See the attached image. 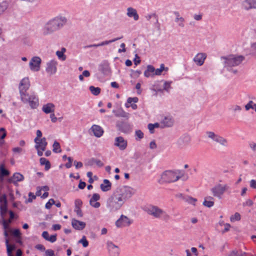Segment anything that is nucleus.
Listing matches in <instances>:
<instances>
[{"instance_id": "69168bd1", "label": "nucleus", "mask_w": 256, "mask_h": 256, "mask_svg": "<svg viewBox=\"0 0 256 256\" xmlns=\"http://www.w3.org/2000/svg\"><path fill=\"white\" fill-rule=\"evenodd\" d=\"M2 226H3V228H4V230H6V229L8 228V224L7 220H4V218H3V220H2Z\"/></svg>"}, {"instance_id": "b1692460", "label": "nucleus", "mask_w": 256, "mask_h": 256, "mask_svg": "<svg viewBox=\"0 0 256 256\" xmlns=\"http://www.w3.org/2000/svg\"><path fill=\"white\" fill-rule=\"evenodd\" d=\"M126 14L129 18H133L134 20H138L139 16L136 10L132 7H129L127 8Z\"/></svg>"}, {"instance_id": "393cba45", "label": "nucleus", "mask_w": 256, "mask_h": 256, "mask_svg": "<svg viewBox=\"0 0 256 256\" xmlns=\"http://www.w3.org/2000/svg\"><path fill=\"white\" fill-rule=\"evenodd\" d=\"M215 142L220 144V149H225L228 146V140L221 136H219Z\"/></svg>"}, {"instance_id": "e433bc0d", "label": "nucleus", "mask_w": 256, "mask_h": 256, "mask_svg": "<svg viewBox=\"0 0 256 256\" xmlns=\"http://www.w3.org/2000/svg\"><path fill=\"white\" fill-rule=\"evenodd\" d=\"M94 164L100 167H102L104 166V164L99 160L92 158L89 161V164L90 165H92Z\"/></svg>"}, {"instance_id": "f3484780", "label": "nucleus", "mask_w": 256, "mask_h": 256, "mask_svg": "<svg viewBox=\"0 0 256 256\" xmlns=\"http://www.w3.org/2000/svg\"><path fill=\"white\" fill-rule=\"evenodd\" d=\"M72 226L76 230H81L84 228L86 226V222L78 220L75 218L72 219Z\"/></svg>"}, {"instance_id": "774afa93", "label": "nucleus", "mask_w": 256, "mask_h": 256, "mask_svg": "<svg viewBox=\"0 0 256 256\" xmlns=\"http://www.w3.org/2000/svg\"><path fill=\"white\" fill-rule=\"evenodd\" d=\"M250 186L252 188H256V180H252L250 181Z\"/></svg>"}, {"instance_id": "f704fd0d", "label": "nucleus", "mask_w": 256, "mask_h": 256, "mask_svg": "<svg viewBox=\"0 0 256 256\" xmlns=\"http://www.w3.org/2000/svg\"><path fill=\"white\" fill-rule=\"evenodd\" d=\"M90 90L94 96H98L100 92V88L98 87H94V86H90L89 88Z\"/></svg>"}, {"instance_id": "6ab92c4d", "label": "nucleus", "mask_w": 256, "mask_h": 256, "mask_svg": "<svg viewBox=\"0 0 256 256\" xmlns=\"http://www.w3.org/2000/svg\"><path fill=\"white\" fill-rule=\"evenodd\" d=\"M24 177L22 174L18 172L14 173L12 176L8 179V182L16 184L18 182L23 180Z\"/></svg>"}, {"instance_id": "a878e982", "label": "nucleus", "mask_w": 256, "mask_h": 256, "mask_svg": "<svg viewBox=\"0 0 256 256\" xmlns=\"http://www.w3.org/2000/svg\"><path fill=\"white\" fill-rule=\"evenodd\" d=\"M103 182L104 183L100 185V188L104 192L110 190L112 188L111 182L106 179L104 180Z\"/></svg>"}, {"instance_id": "dca6fc26", "label": "nucleus", "mask_w": 256, "mask_h": 256, "mask_svg": "<svg viewBox=\"0 0 256 256\" xmlns=\"http://www.w3.org/2000/svg\"><path fill=\"white\" fill-rule=\"evenodd\" d=\"M46 72L50 75L54 74L56 72L57 62L55 60H51L47 63Z\"/></svg>"}, {"instance_id": "4be33fe9", "label": "nucleus", "mask_w": 256, "mask_h": 256, "mask_svg": "<svg viewBox=\"0 0 256 256\" xmlns=\"http://www.w3.org/2000/svg\"><path fill=\"white\" fill-rule=\"evenodd\" d=\"M55 106L52 103H48L42 106V111L46 114L54 112Z\"/></svg>"}, {"instance_id": "bf43d9fd", "label": "nucleus", "mask_w": 256, "mask_h": 256, "mask_svg": "<svg viewBox=\"0 0 256 256\" xmlns=\"http://www.w3.org/2000/svg\"><path fill=\"white\" fill-rule=\"evenodd\" d=\"M134 64L135 65H138L140 64V60L138 54H135V58L134 60Z\"/></svg>"}, {"instance_id": "09e8293b", "label": "nucleus", "mask_w": 256, "mask_h": 256, "mask_svg": "<svg viewBox=\"0 0 256 256\" xmlns=\"http://www.w3.org/2000/svg\"><path fill=\"white\" fill-rule=\"evenodd\" d=\"M254 104H255L253 101L250 100L248 102L245 106V108L246 110H248L250 108L254 109Z\"/></svg>"}, {"instance_id": "49530a36", "label": "nucleus", "mask_w": 256, "mask_h": 256, "mask_svg": "<svg viewBox=\"0 0 256 256\" xmlns=\"http://www.w3.org/2000/svg\"><path fill=\"white\" fill-rule=\"evenodd\" d=\"M184 18L182 17L176 18L175 20L176 22H179L178 25L181 28L184 27Z\"/></svg>"}, {"instance_id": "cd10ccee", "label": "nucleus", "mask_w": 256, "mask_h": 256, "mask_svg": "<svg viewBox=\"0 0 256 256\" xmlns=\"http://www.w3.org/2000/svg\"><path fill=\"white\" fill-rule=\"evenodd\" d=\"M113 112L115 113V116L116 117H122V118H124L126 119H128L130 116L129 113L124 112L122 110H120L116 112L113 110Z\"/></svg>"}, {"instance_id": "72a5a7b5", "label": "nucleus", "mask_w": 256, "mask_h": 256, "mask_svg": "<svg viewBox=\"0 0 256 256\" xmlns=\"http://www.w3.org/2000/svg\"><path fill=\"white\" fill-rule=\"evenodd\" d=\"M206 136L210 139L212 140L214 142H216V140L218 137V135L216 134L214 132H206Z\"/></svg>"}, {"instance_id": "ea45409f", "label": "nucleus", "mask_w": 256, "mask_h": 256, "mask_svg": "<svg viewBox=\"0 0 256 256\" xmlns=\"http://www.w3.org/2000/svg\"><path fill=\"white\" fill-rule=\"evenodd\" d=\"M8 7V4L6 2L0 3V15L7 9Z\"/></svg>"}, {"instance_id": "c756f323", "label": "nucleus", "mask_w": 256, "mask_h": 256, "mask_svg": "<svg viewBox=\"0 0 256 256\" xmlns=\"http://www.w3.org/2000/svg\"><path fill=\"white\" fill-rule=\"evenodd\" d=\"M10 172L4 168L3 165L0 166V181L2 182L3 180V178L4 176H7L9 175Z\"/></svg>"}, {"instance_id": "e2e57ef3", "label": "nucleus", "mask_w": 256, "mask_h": 256, "mask_svg": "<svg viewBox=\"0 0 256 256\" xmlns=\"http://www.w3.org/2000/svg\"><path fill=\"white\" fill-rule=\"evenodd\" d=\"M35 248L38 250H41V251H44L45 250V248L44 246L40 244H36L35 246Z\"/></svg>"}, {"instance_id": "58836bf2", "label": "nucleus", "mask_w": 256, "mask_h": 256, "mask_svg": "<svg viewBox=\"0 0 256 256\" xmlns=\"http://www.w3.org/2000/svg\"><path fill=\"white\" fill-rule=\"evenodd\" d=\"M7 212V204H2L0 206V214L1 216L4 218V216Z\"/></svg>"}, {"instance_id": "052dcab7", "label": "nucleus", "mask_w": 256, "mask_h": 256, "mask_svg": "<svg viewBox=\"0 0 256 256\" xmlns=\"http://www.w3.org/2000/svg\"><path fill=\"white\" fill-rule=\"evenodd\" d=\"M0 202H4L3 204H7L6 196L5 194L0 196Z\"/></svg>"}, {"instance_id": "20e7f679", "label": "nucleus", "mask_w": 256, "mask_h": 256, "mask_svg": "<svg viewBox=\"0 0 256 256\" xmlns=\"http://www.w3.org/2000/svg\"><path fill=\"white\" fill-rule=\"evenodd\" d=\"M244 60V57L241 55H230L227 57L220 58L221 62L228 70H230V68L240 64Z\"/></svg>"}, {"instance_id": "4d7b16f0", "label": "nucleus", "mask_w": 256, "mask_h": 256, "mask_svg": "<svg viewBox=\"0 0 256 256\" xmlns=\"http://www.w3.org/2000/svg\"><path fill=\"white\" fill-rule=\"evenodd\" d=\"M136 135L139 139H142L144 137V134L140 130H136Z\"/></svg>"}, {"instance_id": "338daca9", "label": "nucleus", "mask_w": 256, "mask_h": 256, "mask_svg": "<svg viewBox=\"0 0 256 256\" xmlns=\"http://www.w3.org/2000/svg\"><path fill=\"white\" fill-rule=\"evenodd\" d=\"M228 256H239L238 250H234L232 251Z\"/></svg>"}, {"instance_id": "13d9d810", "label": "nucleus", "mask_w": 256, "mask_h": 256, "mask_svg": "<svg viewBox=\"0 0 256 256\" xmlns=\"http://www.w3.org/2000/svg\"><path fill=\"white\" fill-rule=\"evenodd\" d=\"M171 82H165L164 83V89L168 92L170 88Z\"/></svg>"}, {"instance_id": "bb28decb", "label": "nucleus", "mask_w": 256, "mask_h": 256, "mask_svg": "<svg viewBox=\"0 0 256 256\" xmlns=\"http://www.w3.org/2000/svg\"><path fill=\"white\" fill-rule=\"evenodd\" d=\"M30 106L32 109L36 108L38 106V100L34 96H32L31 99L28 102Z\"/></svg>"}, {"instance_id": "680f3d73", "label": "nucleus", "mask_w": 256, "mask_h": 256, "mask_svg": "<svg viewBox=\"0 0 256 256\" xmlns=\"http://www.w3.org/2000/svg\"><path fill=\"white\" fill-rule=\"evenodd\" d=\"M56 240V234L52 235L50 237H49V238L48 240V241H49L51 242H54Z\"/></svg>"}, {"instance_id": "c9c22d12", "label": "nucleus", "mask_w": 256, "mask_h": 256, "mask_svg": "<svg viewBox=\"0 0 256 256\" xmlns=\"http://www.w3.org/2000/svg\"><path fill=\"white\" fill-rule=\"evenodd\" d=\"M53 152L56 153L60 152H62V150L60 148V144L59 142L56 141H54L53 144Z\"/></svg>"}, {"instance_id": "4468645a", "label": "nucleus", "mask_w": 256, "mask_h": 256, "mask_svg": "<svg viewBox=\"0 0 256 256\" xmlns=\"http://www.w3.org/2000/svg\"><path fill=\"white\" fill-rule=\"evenodd\" d=\"M107 246L110 256H118L119 249L118 246L114 244L111 242H107Z\"/></svg>"}, {"instance_id": "37998d69", "label": "nucleus", "mask_w": 256, "mask_h": 256, "mask_svg": "<svg viewBox=\"0 0 256 256\" xmlns=\"http://www.w3.org/2000/svg\"><path fill=\"white\" fill-rule=\"evenodd\" d=\"M202 204L204 206L210 208L214 206V202L213 200H208L204 198Z\"/></svg>"}, {"instance_id": "a18cd8bd", "label": "nucleus", "mask_w": 256, "mask_h": 256, "mask_svg": "<svg viewBox=\"0 0 256 256\" xmlns=\"http://www.w3.org/2000/svg\"><path fill=\"white\" fill-rule=\"evenodd\" d=\"M12 235L16 238H20L21 233L18 229H16L14 230H11Z\"/></svg>"}, {"instance_id": "c03bdc74", "label": "nucleus", "mask_w": 256, "mask_h": 256, "mask_svg": "<svg viewBox=\"0 0 256 256\" xmlns=\"http://www.w3.org/2000/svg\"><path fill=\"white\" fill-rule=\"evenodd\" d=\"M78 242L82 244L84 248H86L88 245V242L86 240V237L83 236L82 238L78 241Z\"/></svg>"}, {"instance_id": "a19ab883", "label": "nucleus", "mask_w": 256, "mask_h": 256, "mask_svg": "<svg viewBox=\"0 0 256 256\" xmlns=\"http://www.w3.org/2000/svg\"><path fill=\"white\" fill-rule=\"evenodd\" d=\"M122 38V36H121V37H120V38H114L112 40H106V41H104V42H102L100 44V46H104V45H107L109 44H110L112 42H114L116 40H118L120 39H121Z\"/></svg>"}, {"instance_id": "5fc2aeb1", "label": "nucleus", "mask_w": 256, "mask_h": 256, "mask_svg": "<svg viewBox=\"0 0 256 256\" xmlns=\"http://www.w3.org/2000/svg\"><path fill=\"white\" fill-rule=\"evenodd\" d=\"M45 256H55L54 251L52 250L48 249L45 251Z\"/></svg>"}, {"instance_id": "f257e3e1", "label": "nucleus", "mask_w": 256, "mask_h": 256, "mask_svg": "<svg viewBox=\"0 0 256 256\" xmlns=\"http://www.w3.org/2000/svg\"><path fill=\"white\" fill-rule=\"evenodd\" d=\"M136 192L134 188L128 186H122L116 188L106 200V207L107 210L113 212L119 210Z\"/></svg>"}, {"instance_id": "7ed1b4c3", "label": "nucleus", "mask_w": 256, "mask_h": 256, "mask_svg": "<svg viewBox=\"0 0 256 256\" xmlns=\"http://www.w3.org/2000/svg\"><path fill=\"white\" fill-rule=\"evenodd\" d=\"M144 211L154 218H162L165 222L169 220L170 218V215L166 212L156 206L150 205L145 208Z\"/></svg>"}, {"instance_id": "aec40b11", "label": "nucleus", "mask_w": 256, "mask_h": 256, "mask_svg": "<svg viewBox=\"0 0 256 256\" xmlns=\"http://www.w3.org/2000/svg\"><path fill=\"white\" fill-rule=\"evenodd\" d=\"M90 130L93 132L94 136L97 138L100 137L104 134L102 128L100 126L96 124L92 125Z\"/></svg>"}, {"instance_id": "1a4fd4ad", "label": "nucleus", "mask_w": 256, "mask_h": 256, "mask_svg": "<svg viewBox=\"0 0 256 256\" xmlns=\"http://www.w3.org/2000/svg\"><path fill=\"white\" fill-rule=\"evenodd\" d=\"M174 119L172 116H162L160 122V126L162 128L172 127L174 124Z\"/></svg>"}, {"instance_id": "603ef678", "label": "nucleus", "mask_w": 256, "mask_h": 256, "mask_svg": "<svg viewBox=\"0 0 256 256\" xmlns=\"http://www.w3.org/2000/svg\"><path fill=\"white\" fill-rule=\"evenodd\" d=\"M56 54L59 58L62 59V60H66V56L64 55V54H63L62 52H60V51L58 50L56 52Z\"/></svg>"}, {"instance_id": "0e129e2a", "label": "nucleus", "mask_w": 256, "mask_h": 256, "mask_svg": "<svg viewBox=\"0 0 256 256\" xmlns=\"http://www.w3.org/2000/svg\"><path fill=\"white\" fill-rule=\"evenodd\" d=\"M249 146H250V149L252 151H254V152H256V143H255L254 142H250L249 144Z\"/></svg>"}, {"instance_id": "9b49d317", "label": "nucleus", "mask_w": 256, "mask_h": 256, "mask_svg": "<svg viewBox=\"0 0 256 256\" xmlns=\"http://www.w3.org/2000/svg\"><path fill=\"white\" fill-rule=\"evenodd\" d=\"M114 145L117 146L121 150H124L128 145L127 141L122 136H118L116 138Z\"/></svg>"}, {"instance_id": "423d86ee", "label": "nucleus", "mask_w": 256, "mask_h": 256, "mask_svg": "<svg viewBox=\"0 0 256 256\" xmlns=\"http://www.w3.org/2000/svg\"><path fill=\"white\" fill-rule=\"evenodd\" d=\"M178 171L166 170L161 175L162 180L166 183L174 182L181 178Z\"/></svg>"}, {"instance_id": "6e6d98bb", "label": "nucleus", "mask_w": 256, "mask_h": 256, "mask_svg": "<svg viewBox=\"0 0 256 256\" xmlns=\"http://www.w3.org/2000/svg\"><path fill=\"white\" fill-rule=\"evenodd\" d=\"M28 196L29 198L28 200V202H31L33 200L35 199L36 198V196L34 195V194L31 192H29L28 194Z\"/></svg>"}, {"instance_id": "473e14b6", "label": "nucleus", "mask_w": 256, "mask_h": 256, "mask_svg": "<svg viewBox=\"0 0 256 256\" xmlns=\"http://www.w3.org/2000/svg\"><path fill=\"white\" fill-rule=\"evenodd\" d=\"M168 70V68H164V64H161L160 66V68H159L155 69L154 73L152 74L153 76L156 75V76H160L162 72L164 70Z\"/></svg>"}, {"instance_id": "79ce46f5", "label": "nucleus", "mask_w": 256, "mask_h": 256, "mask_svg": "<svg viewBox=\"0 0 256 256\" xmlns=\"http://www.w3.org/2000/svg\"><path fill=\"white\" fill-rule=\"evenodd\" d=\"M240 220V215L238 212H236L234 215H232L230 218V220L232 222L234 221H238Z\"/></svg>"}, {"instance_id": "39448f33", "label": "nucleus", "mask_w": 256, "mask_h": 256, "mask_svg": "<svg viewBox=\"0 0 256 256\" xmlns=\"http://www.w3.org/2000/svg\"><path fill=\"white\" fill-rule=\"evenodd\" d=\"M30 82L28 78H24L21 80L19 86V92L20 100L24 103H28L32 96H30L26 91L30 87Z\"/></svg>"}, {"instance_id": "9d476101", "label": "nucleus", "mask_w": 256, "mask_h": 256, "mask_svg": "<svg viewBox=\"0 0 256 256\" xmlns=\"http://www.w3.org/2000/svg\"><path fill=\"white\" fill-rule=\"evenodd\" d=\"M41 59L38 56H34L32 58L30 62L29 65L30 68L32 71H38L40 68Z\"/></svg>"}, {"instance_id": "5701e85b", "label": "nucleus", "mask_w": 256, "mask_h": 256, "mask_svg": "<svg viewBox=\"0 0 256 256\" xmlns=\"http://www.w3.org/2000/svg\"><path fill=\"white\" fill-rule=\"evenodd\" d=\"M100 199V196L98 194H93L92 198L90 200V204L91 206L95 208H98L100 206V204L99 202H96L93 204V202H96Z\"/></svg>"}, {"instance_id": "2eb2a0df", "label": "nucleus", "mask_w": 256, "mask_h": 256, "mask_svg": "<svg viewBox=\"0 0 256 256\" xmlns=\"http://www.w3.org/2000/svg\"><path fill=\"white\" fill-rule=\"evenodd\" d=\"M116 127L119 131H120L124 134L128 133L132 129L130 125L127 122H122L120 123H117Z\"/></svg>"}, {"instance_id": "4c0bfd02", "label": "nucleus", "mask_w": 256, "mask_h": 256, "mask_svg": "<svg viewBox=\"0 0 256 256\" xmlns=\"http://www.w3.org/2000/svg\"><path fill=\"white\" fill-rule=\"evenodd\" d=\"M138 102V98L137 97L128 98L127 100V102L125 104L126 108H128L130 106V104L132 102L136 103Z\"/></svg>"}, {"instance_id": "864d4df0", "label": "nucleus", "mask_w": 256, "mask_h": 256, "mask_svg": "<svg viewBox=\"0 0 256 256\" xmlns=\"http://www.w3.org/2000/svg\"><path fill=\"white\" fill-rule=\"evenodd\" d=\"M74 212L76 213V214L79 217H82L83 214L81 210V208H74Z\"/></svg>"}, {"instance_id": "412c9836", "label": "nucleus", "mask_w": 256, "mask_h": 256, "mask_svg": "<svg viewBox=\"0 0 256 256\" xmlns=\"http://www.w3.org/2000/svg\"><path fill=\"white\" fill-rule=\"evenodd\" d=\"M206 57V55L204 53L198 54L194 58V62L198 66L203 64L204 61Z\"/></svg>"}, {"instance_id": "ddd939ff", "label": "nucleus", "mask_w": 256, "mask_h": 256, "mask_svg": "<svg viewBox=\"0 0 256 256\" xmlns=\"http://www.w3.org/2000/svg\"><path fill=\"white\" fill-rule=\"evenodd\" d=\"M34 142L36 143L34 146L36 149L40 148V150H46V146L48 144L46 138H34Z\"/></svg>"}, {"instance_id": "6e6552de", "label": "nucleus", "mask_w": 256, "mask_h": 256, "mask_svg": "<svg viewBox=\"0 0 256 256\" xmlns=\"http://www.w3.org/2000/svg\"><path fill=\"white\" fill-rule=\"evenodd\" d=\"M132 220L124 214H121L119 218L115 222L116 226L118 228L129 226Z\"/></svg>"}, {"instance_id": "f8f14e48", "label": "nucleus", "mask_w": 256, "mask_h": 256, "mask_svg": "<svg viewBox=\"0 0 256 256\" xmlns=\"http://www.w3.org/2000/svg\"><path fill=\"white\" fill-rule=\"evenodd\" d=\"M242 7L245 10L256 9V0H244L242 2Z\"/></svg>"}, {"instance_id": "de8ad7c7", "label": "nucleus", "mask_w": 256, "mask_h": 256, "mask_svg": "<svg viewBox=\"0 0 256 256\" xmlns=\"http://www.w3.org/2000/svg\"><path fill=\"white\" fill-rule=\"evenodd\" d=\"M55 204V201L54 199H50L48 202H47L45 205V207L47 209H50L52 206Z\"/></svg>"}, {"instance_id": "a211bd4d", "label": "nucleus", "mask_w": 256, "mask_h": 256, "mask_svg": "<svg viewBox=\"0 0 256 256\" xmlns=\"http://www.w3.org/2000/svg\"><path fill=\"white\" fill-rule=\"evenodd\" d=\"M190 141V138L188 136H183L177 140L176 144L178 147H182L187 145Z\"/></svg>"}, {"instance_id": "c85d7f7f", "label": "nucleus", "mask_w": 256, "mask_h": 256, "mask_svg": "<svg viewBox=\"0 0 256 256\" xmlns=\"http://www.w3.org/2000/svg\"><path fill=\"white\" fill-rule=\"evenodd\" d=\"M155 68L152 65H148L147 69L144 72V75L146 77H149L150 76V73L152 74L154 73Z\"/></svg>"}, {"instance_id": "3c124183", "label": "nucleus", "mask_w": 256, "mask_h": 256, "mask_svg": "<svg viewBox=\"0 0 256 256\" xmlns=\"http://www.w3.org/2000/svg\"><path fill=\"white\" fill-rule=\"evenodd\" d=\"M152 17L156 18V22L158 23V16L155 13L146 16V18L147 19V20H149Z\"/></svg>"}, {"instance_id": "2f4dec72", "label": "nucleus", "mask_w": 256, "mask_h": 256, "mask_svg": "<svg viewBox=\"0 0 256 256\" xmlns=\"http://www.w3.org/2000/svg\"><path fill=\"white\" fill-rule=\"evenodd\" d=\"M40 162L41 165H45V170H48L50 168V162L44 158H41L40 159Z\"/></svg>"}, {"instance_id": "f03ea898", "label": "nucleus", "mask_w": 256, "mask_h": 256, "mask_svg": "<svg viewBox=\"0 0 256 256\" xmlns=\"http://www.w3.org/2000/svg\"><path fill=\"white\" fill-rule=\"evenodd\" d=\"M67 22L66 17L62 16H56L48 20L41 30L42 35L46 36L52 34L61 28Z\"/></svg>"}, {"instance_id": "0eeeda50", "label": "nucleus", "mask_w": 256, "mask_h": 256, "mask_svg": "<svg viewBox=\"0 0 256 256\" xmlns=\"http://www.w3.org/2000/svg\"><path fill=\"white\" fill-rule=\"evenodd\" d=\"M229 188V186L225 184L222 185L220 184H216L210 189V192L214 197L218 198V200L222 198L224 193Z\"/></svg>"}, {"instance_id": "8fccbe9b", "label": "nucleus", "mask_w": 256, "mask_h": 256, "mask_svg": "<svg viewBox=\"0 0 256 256\" xmlns=\"http://www.w3.org/2000/svg\"><path fill=\"white\" fill-rule=\"evenodd\" d=\"M82 202L80 199H76L74 201V208H81Z\"/></svg>"}, {"instance_id": "7c9ffc66", "label": "nucleus", "mask_w": 256, "mask_h": 256, "mask_svg": "<svg viewBox=\"0 0 256 256\" xmlns=\"http://www.w3.org/2000/svg\"><path fill=\"white\" fill-rule=\"evenodd\" d=\"M5 242L6 246L7 254L8 255H10L12 254V251L15 249V246L10 245L9 244V240L8 238H6Z\"/></svg>"}]
</instances>
